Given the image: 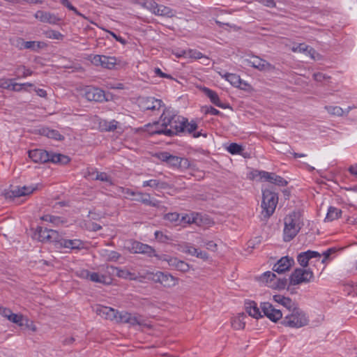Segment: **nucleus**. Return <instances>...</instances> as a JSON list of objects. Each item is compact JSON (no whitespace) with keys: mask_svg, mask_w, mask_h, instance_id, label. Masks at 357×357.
Segmentation results:
<instances>
[{"mask_svg":"<svg viewBox=\"0 0 357 357\" xmlns=\"http://www.w3.org/2000/svg\"><path fill=\"white\" fill-rule=\"evenodd\" d=\"M146 131L150 135H162L166 137H172L178 135L181 132H187L192 134L193 137L197 138L203 135L201 132H195L197 128V124L192 121L190 123L185 118L170 114L167 111L164 110L158 121L152 124L149 123L146 126Z\"/></svg>","mask_w":357,"mask_h":357,"instance_id":"1","label":"nucleus"},{"mask_svg":"<svg viewBox=\"0 0 357 357\" xmlns=\"http://www.w3.org/2000/svg\"><path fill=\"white\" fill-rule=\"evenodd\" d=\"M283 240L289 242L294 239L303 227V219L300 211H294L284 219Z\"/></svg>","mask_w":357,"mask_h":357,"instance_id":"2","label":"nucleus"},{"mask_svg":"<svg viewBox=\"0 0 357 357\" xmlns=\"http://www.w3.org/2000/svg\"><path fill=\"white\" fill-rule=\"evenodd\" d=\"M308 319L300 308L294 307L287 314L281 321V324L289 328H301L308 324Z\"/></svg>","mask_w":357,"mask_h":357,"instance_id":"3","label":"nucleus"},{"mask_svg":"<svg viewBox=\"0 0 357 357\" xmlns=\"http://www.w3.org/2000/svg\"><path fill=\"white\" fill-rule=\"evenodd\" d=\"M155 156L168 166L174 168L185 170L190 167V162L188 158L174 155L167 151L159 152L155 154Z\"/></svg>","mask_w":357,"mask_h":357,"instance_id":"4","label":"nucleus"},{"mask_svg":"<svg viewBox=\"0 0 357 357\" xmlns=\"http://www.w3.org/2000/svg\"><path fill=\"white\" fill-rule=\"evenodd\" d=\"M278 203V194L269 189H265L262 192L261 208L264 218H270L274 213Z\"/></svg>","mask_w":357,"mask_h":357,"instance_id":"5","label":"nucleus"},{"mask_svg":"<svg viewBox=\"0 0 357 357\" xmlns=\"http://www.w3.org/2000/svg\"><path fill=\"white\" fill-rule=\"evenodd\" d=\"M314 280V273L311 268H297L289 277V285H298L302 283H309Z\"/></svg>","mask_w":357,"mask_h":357,"instance_id":"6","label":"nucleus"},{"mask_svg":"<svg viewBox=\"0 0 357 357\" xmlns=\"http://www.w3.org/2000/svg\"><path fill=\"white\" fill-rule=\"evenodd\" d=\"M149 279L154 282L161 284L164 287L171 288L178 283V278L167 272L157 271L149 274Z\"/></svg>","mask_w":357,"mask_h":357,"instance_id":"7","label":"nucleus"},{"mask_svg":"<svg viewBox=\"0 0 357 357\" xmlns=\"http://www.w3.org/2000/svg\"><path fill=\"white\" fill-rule=\"evenodd\" d=\"M91 63L96 66H100L107 69H114L116 66L119 65V61L114 56L105 55H94L91 59Z\"/></svg>","mask_w":357,"mask_h":357,"instance_id":"8","label":"nucleus"},{"mask_svg":"<svg viewBox=\"0 0 357 357\" xmlns=\"http://www.w3.org/2000/svg\"><path fill=\"white\" fill-rule=\"evenodd\" d=\"M139 105L144 110H151L152 112L158 111L164 106L161 100L153 97H142L139 99Z\"/></svg>","mask_w":357,"mask_h":357,"instance_id":"9","label":"nucleus"},{"mask_svg":"<svg viewBox=\"0 0 357 357\" xmlns=\"http://www.w3.org/2000/svg\"><path fill=\"white\" fill-rule=\"evenodd\" d=\"M264 315L271 321L277 322L282 318L283 313L280 310L276 309L271 303L264 302L260 305Z\"/></svg>","mask_w":357,"mask_h":357,"instance_id":"10","label":"nucleus"},{"mask_svg":"<svg viewBox=\"0 0 357 357\" xmlns=\"http://www.w3.org/2000/svg\"><path fill=\"white\" fill-rule=\"evenodd\" d=\"M84 97L89 101L103 102L107 100L105 91L96 87H86L84 89Z\"/></svg>","mask_w":357,"mask_h":357,"instance_id":"11","label":"nucleus"},{"mask_svg":"<svg viewBox=\"0 0 357 357\" xmlns=\"http://www.w3.org/2000/svg\"><path fill=\"white\" fill-rule=\"evenodd\" d=\"M130 250L133 253L146 255L149 257L157 256L155 250L151 246L139 241L132 242Z\"/></svg>","mask_w":357,"mask_h":357,"instance_id":"12","label":"nucleus"},{"mask_svg":"<svg viewBox=\"0 0 357 357\" xmlns=\"http://www.w3.org/2000/svg\"><path fill=\"white\" fill-rule=\"evenodd\" d=\"M37 189V187L33 186H23L22 188H17L14 190L6 191L4 196L6 199H13L15 197H20L31 194Z\"/></svg>","mask_w":357,"mask_h":357,"instance_id":"13","label":"nucleus"},{"mask_svg":"<svg viewBox=\"0 0 357 357\" xmlns=\"http://www.w3.org/2000/svg\"><path fill=\"white\" fill-rule=\"evenodd\" d=\"M321 257V254L317 251L307 250L298 254L297 261L303 268H307L310 260L317 258V261H319Z\"/></svg>","mask_w":357,"mask_h":357,"instance_id":"14","label":"nucleus"},{"mask_svg":"<svg viewBox=\"0 0 357 357\" xmlns=\"http://www.w3.org/2000/svg\"><path fill=\"white\" fill-rule=\"evenodd\" d=\"M244 63L245 65L259 70H268L273 68L271 63L258 56H252L251 59H245Z\"/></svg>","mask_w":357,"mask_h":357,"instance_id":"15","label":"nucleus"},{"mask_svg":"<svg viewBox=\"0 0 357 357\" xmlns=\"http://www.w3.org/2000/svg\"><path fill=\"white\" fill-rule=\"evenodd\" d=\"M258 175L260 178L264 179L271 183L278 185L279 186H285L287 185V181L282 176L276 175L275 173H269L264 171H257Z\"/></svg>","mask_w":357,"mask_h":357,"instance_id":"16","label":"nucleus"},{"mask_svg":"<svg viewBox=\"0 0 357 357\" xmlns=\"http://www.w3.org/2000/svg\"><path fill=\"white\" fill-rule=\"evenodd\" d=\"M34 17L41 22L51 24H57L61 20V19L55 14L44 10H38L35 13Z\"/></svg>","mask_w":357,"mask_h":357,"instance_id":"17","label":"nucleus"},{"mask_svg":"<svg viewBox=\"0 0 357 357\" xmlns=\"http://www.w3.org/2000/svg\"><path fill=\"white\" fill-rule=\"evenodd\" d=\"M96 312L101 317L110 321H115L117 319L119 311L110 307L99 305L96 308Z\"/></svg>","mask_w":357,"mask_h":357,"instance_id":"18","label":"nucleus"},{"mask_svg":"<svg viewBox=\"0 0 357 357\" xmlns=\"http://www.w3.org/2000/svg\"><path fill=\"white\" fill-rule=\"evenodd\" d=\"M294 264V260L292 257H283L273 266V271L278 273H282L289 271Z\"/></svg>","mask_w":357,"mask_h":357,"instance_id":"19","label":"nucleus"},{"mask_svg":"<svg viewBox=\"0 0 357 357\" xmlns=\"http://www.w3.org/2000/svg\"><path fill=\"white\" fill-rule=\"evenodd\" d=\"M29 157L34 162L45 163L48 162L49 152L43 149H34L29 151Z\"/></svg>","mask_w":357,"mask_h":357,"instance_id":"20","label":"nucleus"},{"mask_svg":"<svg viewBox=\"0 0 357 357\" xmlns=\"http://www.w3.org/2000/svg\"><path fill=\"white\" fill-rule=\"evenodd\" d=\"M116 317V322L117 323H126L132 326L140 324L137 317L125 311L119 312V314Z\"/></svg>","mask_w":357,"mask_h":357,"instance_id":"21","label":"nucleus"},{"mask_svg":"<svg viewBox=\"0 0 357 357\" xmlns=\"http://www.w3.org/2000/svg\"><path fill=\"white\" fill-rule=\"evenodd\" d=\"M137 202H139L143 203L146 206H150L153 207H159L160 202L157 200H152L151 199V195L149 193H143L141 192H137V197L134 199Z\"/></svg>","mask_w":357,"mask_h":357,"instance_id":"22","label":"nucleus"},{"mask_svg":"<svg viewBox=\"0 0 357 357\" xmlns=\"http://www.w3.org/2000/svg\"><path fill=\"white\" fill-rule=\"evenodd\" d=\"M275 302L282 305L290 312L294 307H296L295 303L289 297H285L280 294H276L273 296Z\"/></svg>","mask_w":357,"mask_h":357,"instance_id":"23","label":"nucleus"},{"mask_svg":"<svg viewBox=\"0 0 357 357\" xmlns=\"http://www.w3.org/2000/svg\"><path fill=\"white\" fill-rule=\"evenodd\" d=\"M245 306L246 312L248 313L249 316L255 319H259L263 317L259 308L257 307V304L255 301H246L245 303Z\"/></svg>","mask_w":357,"mask_h":357,"instance_id":"24","label":"nucleus"},{"mask_svg":"<svg viewBox=\"0 0 357 357\" xmlns=\"http://www.w3.org/2000/svg\"><path fill=\"white\" fill-rule=\"evenodd\" d=\"M60 246L65 248H70L71 250H79L83 248V243L79 239L70 240L63 238Z\"/></svg>","mask_w":357,"mask_h":357,"instance_id":"25","label":"nucleus"},{"mask_svg":"<svg viewBox=\"0 0 357 357\" xmlns=\"http://www.w3.org/2000/svg\"><path fill=\"white\" fill-rule=\"evenodd\" d=\"M39 132L40 135L50 139L59 141H61L64 139V137L61 135L58 130L50 129L49 128H43L40 129Z\"/></svg>","mask_w":357,"mask_h":357,"instance_id":"26","label":"nucleus"},{"mask_svg":"<svg viewBox=\"0 0 357 357\" xmlns=\"http://www.w3.org/2000/svg\"><path fill=\"white\" fill-rule=\"evenodd\" d=\"M49 160L48 162H51L53 163H58L66 165L70 162V158L67 155L61 154V153H55L52 152H49Z\"/></svg>","mask_w":357,"mask_h":357,"instance_id":"27","label":"nucleus"},{"mask_svg":"<svg viewBox=\"0 0 357 357\" xmlns=\"http://www.w3.org/2000/svg\"><path fill=\"white\" fill-rule=\"evenodd\" d=\"M246 318H248V316L245 313L239 314L237 317L232 318L231 326L236 330L243 329L245 326V319Z\"/></svg>","mask_w":357,"mask_h":357,"instance_id":"28","label":"nucleus"},{"mask_svg":"<svg viewBox=\"0 0 357 357\" xmlns=\"http://www.w3.org/2000/svg\"><path fill=\"white\" fill-rule=\"evenodd\" d=\"M88 176L92 179L99 180L104 182H111L110 177L105 172H99L93 169H88Z\"/></svg>","mask_w":357,"mask_h":357,"instance_id":"29","label":"nucleus"},{"mask_svg":"<svg viewBox=\"0 0 357 357\" xmlns=\"http://www.w3.org/2000/svg\"><path fill=\"white\" fill-rule=\"evenodd\" d=\"M151 187L153 188L166 189L168 187V184L166 182L160 181L157 179H151L149 181H144L142 187Z\"/></svg>","mask_w":357,"mask_h":357,"instance_id":"30","label":"nucleus"},{"mask_svg":"<svg viewBox=\"0 0 357 357\" xmlns=\"http://www.w3.org/2000/svg\"><path fill=\"white\" fill-rule=\"evenodd\" d=\"M175 12L169 7L164 5L158 4L155 15L162 17H172L174 15Z\"/></svg>","mask_w":357,"mask_h":357,"instance_id":"31","label":"nucleus"},{"mask_svg":"<svg viewBox=\"0 0 357 357\" xmlns=\"http://www.w3.org/2000/svg\"><path fill=\"white\" fill-rule=\"evenodd\" d=\"M288 283V280L287 278H276L273 282H271V284H268V287L273 289L282 290L284 289Z\"/></svg>","mask_w":357,"mask_h":357,"instance_id":"32","label":"nucleus"},{"mask_svg":"<svg viewBox=\"0 0 357 357\" xmlns=\"http://www.w3.org/2000/svg\"><path fill=\"white\" fill-rule=\"evenodd\" d=\"M342 211L334 206H330L328 209V212L326 217V220L333 221L337 220L340 217Z\"/></svg>","mask_w":357,"mask_h":357,"instance_id":"33","label":"nucleus"},{"mask_svg":"<svg viewBox=\"0 0 357 357\" xmlns=\"http://www.w3.org/2000/svg\"><path fill=\"white\" fill-rule=\"evenodd\" d=\"M47 47V44L40 41H27L25 44V48L34 52H38L40 49Z\"/></svg>","mask_w":357,"mask_h":357,"instance_id":"34","label":"nucleus"},{"mask_svg":"<svg viewBox=\"0 0 357 357\" xmlns=\"http://www.w3.org/2000/svg\"><path fill=\"white\" fill-rule=\"evenodd\" d=\"M50 229L47 228H43L42 227H38L36 229V234H38V238L40 241L42 242H48L49 241V231Z\"/></svg>","mask_w":357,"mask_h":357,"instance_id":"35","label":"nucleus"},{"mask_svg":"<svg viewBox=\"0 0 357 357\" xmlns=\"http://www.w3.org/2000/svg\"><path fill=\"white\" fill-rule=\"evenodd\" d=\"M204 93L210 99L211 102L216 105L220 101V98L217 93L208 88L204 87L202 89Z\"/></svg>","mask_w":357,"mask_h":357,"instance_id":"36","label":"nucleus"},{"mask_svg":"<svg viewBox=\"0 0 357 357\" xmlns=\"http://www.w3.org/2000/svg\"><path fill=\"white\" fill-rule=\"evenodd\" d=\"M224 77L225 79L230 82V84L235 86L238 87L241 83V79L239 75L233 73H226Z\"/></svg>","mask_w":357,"mask_h":357,"instance_id":"37","label":"nucleus"},{"mask_svg":"<svg viewBox=\"0 0 357 357\" xmlns=\"http://www.w3.org/2000/svg\"><path fill=\"white\" fill-rule=\"evenodd\" d=\"M156 240L160 243H167L174 240L172 236H168L161 231H156L154 234Z\"/></svg>","mask_w":357,"mask_h":357,"instance_id":"38","label":"nucleus"},{"mask_svg":"<svg viewBox=\"0 0 357 357\" xmlns=\"http://www.w3.org/2000/svg\"><path fill=\"white\" fill-rule=\"evenodd\" d=\"M276 278V275L274 273L271 271H266L260 276L259 279L262 282L266 283L268 287V284H271V282H273Z\"/></svg>","mask_w":357,"mask_h":357,"instance_id":"39","label":"nucleus"},{"mask_svg":"<svg viewBox=\"0 0 357 357\" xmlns=\"http://www.w3.org/2000/svg\"><path fill=\"white\" fill-rule=\"evenodd\" d=\"M49 234L50 236L48 242H55L60 245L63 238L62 236L60 235L57 231L54 229H50Z\"/></svg>","mask_w":357,"mask_h":357,"instance_id":"40","label":"nucleus"},{"mask_svg":"<svg viewBox=\"0 0 357 357\" xmlns=\"http://www.w3.org/2000/svg\"><path fill=\"white\" fill-rule=\"evenodd\" d=\"M227 150L231 154L235 155V154H241V153L244 150V149L240 144H238L236 143H231L228 146V147L227 148Z\"/></svg>","mask_w":357,"mask_h":357,"instance_id":"41","label":"nucleus"},{"mask_svg":"<svg viewBox=\"0 0 357 357\" xmlns=\"http://www.w3.org/2000/svg\"><path fill=\"white\" fill-rule=\"evenodd\" d=\"M325 109L328 113L338 116H342L344 112L342 108L338 106H326Z\"/></svg>","mask_w":357,"mask_h":357,"instance_id":"42","label":"nucleus"},{"mask_svg":"<svg viewBox=\"0 0 357 357\" xmlns=\"http://www.w3.org/2000/svg\"><path fill=\"white\" fill-rule=\"evenodd\" d=\"M107 277L104 275H100L98 273L93 272L91 273V275H90L89 280L94 282H98L102 284H107L106 282Z\"/></svg>","mask_w":357,"mask_h":357,"instance_id":"43","label":"nucleus"},{"mask_svg":"<svg viewBox=\"0 0 357 357\" xmlns=\"http://www.w3.org/2000/svg\"><path fill=\"white\" fill-rule=\"evenodd\" d=\"M158 4L154 0H148L142 4V6L155 15Z\"/></svg>","mask_w":357,"mask_h":357,"instance_id":"44","label":"nucleus"},{"mask_svg":"<svg viewBox=\"0 0 357 357\" xmlns=\"http://www.w3.org/2000/svg\"><path fill=\"white\" fill-rule=\"evenodd\" d=\"M118 124V121L112 120L111 121H105L102 126L105 130L110 132L115 130L117 128Z\"/></svg>","mask_w":357,"mask_h":357,"instance_id":"45","label":"nucleus"},{"mask_svg":"<svg viewBox=\"0 0 357 357\" xmlns=\"http://www.w3.org/2000/svg\"><path fill=\"white\" fill-rule=\"evenodd\" d=\"M8 320L12 321L13 323L17 324L20 326H22L24 316L22 314H14L12 312V314H10V317Z\"/></svg>","mask_w":357,"mask_h":357,"instance_id":"46","label":"nucleus"},{"mask_svg":"<svg viewBox=\"0 0 357 357\" xmlns=\"http://www.w3.org/2000/svg\"><path fill=\"white\" fill-rule=\"evenodd\" d=\"M116 274L119 278H125V279L129 278L131 280L134 279V278H133L134 274L131 273L130 271H128L126 269H119V268H116Z\"/></svg>","mask_w":357,"mask_h":357,"instance_id":"47","label":"nucleus"},{"mask_svg":"<svg viewBox=\"0 0 357 357\" xmlns=\"http://www.w3.org/2000/svg\"><path fill=\"white\" fill-rule=\"evenodd\" d=\"M202 112L205 114H211L218 116L221 112L212 106H204L202 107Z\"/></svg>","mask_w":357,"mask_h":357,"instance_id":"48","label":"nucleus"},{"mask_svg":"<svg viewBox=\"0 0 357 357\" xmlns=\"http://www.w3.org/2000/svg\"><path fill=\"white\" fill-rule=\"evenodd\" d=\"M197 250L195 247L192 246L190 243H185L183 245V252L187 254H189L192 256H196L197 253Z\"/></svg>","mask_w":357,"mask_h":357,"instance_id":"49","label":"nucleus"},{"mask_svg":"<svg viewBox=\"0 0 357 357\" xmlns=\"http://www.w3.org/2000/svg\"><path fill=\"white\" fill-rule=\"evenodd\" d=\"M22 323L23 325L22 327H24L25 328L29 329L33 332L36 331V326L34 324L33 321L29 320L27 317H24V320Z\"/></svg>","mask_w":357,"mask_h":357,"instance_id":"50","label":"nucleus"},{"mask_svg":"<svg viewBox=\"0 0 357 357\" xmlns=\"http://www.w3.org/2000/svg\"><path fill=\"white\" fill-rule=\"evenodd\" d=\"M60 3L70 10L73 11L77 15L82 16V15L77 10L75 7H74L68 0H60Z\"/></svg>","mask_w":357,"mask_h":357,"instance_id":"51","label":"nucleus"},{"mask_svg":"<svg viewBox=\"0 0 357 357\" xmlns=\"http://www.w3.org/2000/svg\"><path fill=\"white\" fill-rule=\"evenodd\" d=\"M197 218L195 216L194 213H192L191 215L185 214L182 216L181 219V222L192 224L196 222Z\"/></svg>","mask_w":357,"mask_h":357,"instance_id":"52","label":"nucleus"},{"mask_svg":"<svg viewBox=\"0 0 357 357\" xmlns=\"http://www.w3.org/2000/svg\"><path fill=\"white\" fill-rule=\"evenodd\" d=\"M46 34L49 38L52 39L62 40L63 38V35L57 31L52 30L50 31L47 32Z\"/></svg>","mask_w":357,"mask_h":357,"instance_id":"53","label":"nucleus"},{"mask_svg":"<svg viewBox=\"0 0 357 357\" xmlns=\"http://www.w3.org/2000/svg\"><path fill=\"white\" fill-rule=\"evenodd\" d=\"M25 86H33V84H30V83H24V84L12 83L10 88L13 91H20L22 89L25 88Z\"/></svg>","mask_w":357,"mask_h":357,"instance_id":"54","label":"nucleus"},{"mask_svg":"<svg viewBox=\"0 0 357 357\" xmlns=\"http://www.w3.org/2000/svg\"><path fill=\"white\" fill-rule=\"evenodd\" d=\"M336 251H337V249L335 248H331L328 249L326 251H325L323 253L324 259H322L321 261L319 260V262H320L321 264H324L326 262V259H328L329 257L332 254L335 253Z\"/></svg>","mask_w":357,"mask_h":357,"instance_id":"55","label":"nucleus"},{"mask_svg":"<svg viewBox=\"0 0 357 357\" xmlns=\"http://www.w3.org/2000/svg\"><path fill=\"white\" fill-rule=\"evenodd\" d=\"M180 215L178 213H169L165 215V219L171 222H174L179 220Z\"/></svg>","mask_w":357,"mask_h":357,"instance_id":"56","label":"nucleus"},{"mask_svg":"<svg viewBox=\"0 0 357 357\" xmlns=\"http://www.w3.org/2000/svg\"><path fill=\"white\" fill-rule=\"evenodd\" d=\"M309 46L306 45L305 43H300L297 45L296 47H292V51L299 52H305L306 51H308Z\"/></svg>","mask_w":357,"mask_h":357,"instance_id":"57","label":"nucleus"},{"mask_svg":"<svg viewBox=\"0 0 357 357\" xmlns=\"http://www.w3.org/2000/svg\"><path fill=\"white\" fill-rule=\"evenodd\" d=\"M190 269V266L186 262L180 260L177 266V270L183 273L188 271Z\"/></svg>","mask_w":357,"mask_h":357,"instance_id":"58","label":"nucleus"},{"mask_svg":"<svg viewBox=\"0 0 357 357\" xmlns=\"http://www.w3.org/2000/svg\"><path fill=\"white\" fill-rule=\"evenodd\" d=\"M41 219L44 221L52 222V223H56L59 220V218L51 215H43Z\"/></svg>","mask_w":357,"mask_h":357,"instance_id":"59","label":"nucleus"},{"mask_svg":"<svg viewBox=\"0 0 357 357\" xmlns=\"http://www.w3.org/2000/svg\"><path fill=\"white\" fill-rule=\"evenodd\" d=\"M121 257V255L116 251H111L107 256L108 261H117Z\"/></svg>","mask_w":357,"mask_h":357,"instance_id":"60","label":"nucleus"},{"mask_svg":"<svg viewBox=\"0 0 357 357\" xmlns=\"http://www.w3.org/2000/svg\"><path fill=\"white\" fill-rule=\"evenodd\" d=\"M314 78L317 82H322L324 80L330 79L329 76H327L326 75L321 73H317L314 74Z\"/></svg>","mask_w":357,"mask_h":357,"instance_id":"61","label":"nucleus"},{"mask_svg":"<svg viewBox=\"0 0 357 357\" xmlns=\"http://www.w3.org/2000/svg\"><path fill=\"white\" fill-rule=\"evenodd\" d=\"M13 83V79H0V87L3 89H10Z\"/></svg>","mask_w":357,"mask_h":357,"instance_id":"62","label":"nucleus"},{"mask_svg":"<svg viewBox=\"0 0 357 357\" xmlns=\"http://www.w3.org/2000/svg\"><path fill=\"white\" fill-rule=\"evenodd\" d=\"M204 245L208 250L215 251L217 249V244L213 241H208L204 243Z\"/></svg>","mask_w":357,"mask_h":357,"instance_id":"63","label":"nucleus"},{"mask_svg":"<svg viewBox=\"0 0 357 357\" xmlns=\"http://www.w3.org/2000/svg\"><path fill=\"white\" fill-rule=\"evenodd\" d=\"M10 314H12V311L6 307H0V314L4 317H6L8 319L10 317Z\"/></svg>","mask_w":357,"mask_h":357,"instance_id":"64","label":"nucleus"}]
</instances>
